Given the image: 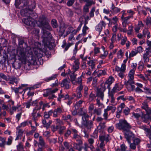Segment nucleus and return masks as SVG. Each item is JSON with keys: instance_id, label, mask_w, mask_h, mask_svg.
I'll return each instance as SVG.
<instances>
[{"instance_id": "nucleus-58", "label": "nucleus", "mask_w": 151, "mask_h": 151, "mask_svg": "<svg viewBox=\"0 0 151 151\" xmlns=\"http://www.w3.org/2000/svg\"><path fill=\"white\" fill-rule=\"evenodd\" d=\"M121 71L124 72L126 69V65L125 64H122L120 68Z\"/></svg>"}, {"instance_id": "nucleus-38", "label": "nucleus", "mask_w": 151, "mask_h": 151, "mask_svg": "<svg viewBox=\"0 0 151 151\" xmlns=\"http://www.w3.org/2000/svg\"><path fill=\"white\" fill-rule=\"evenodd\" d=\"M149 107L147 103V102H144L142 103V105L141 106L142 109L145 110Z\"/></svg>"}, {"instance_id": "nucleus-3", "label": "nucleus", "mask_w": 151, "mask_h": 151, "mask_svg": "<svg viewBox=\"0 0 151 151\" xmlns=\"http://www.w3.org/2000/svg\"><path fill=\"white\" fill-rule=\"evenodd\" d=\"M116 126L117 128L124 132L129 131L131 128V126L125 120H119V123L116 124Z\"/></svg>"}, {"instance_id": "nucleus-60", "label": "nucleus", "mask_w": 151, "mask_h": 151, "mask_svg": "<svg viewBox=\"0 0 151 151\" xmlns=\"http://www.w3.org/2000/svg\"><path fill=\"white\" fill-rule=\"evenodd\" d=\"M83 102L82 101L80 100L76 103L75 106V107H77L76 109H78V107L80 106Z\"/></svg>"}, {"instance_id": "nucleus-40", "label": "nucleus", "mask_w": 151, "mask_h": 151, "mask_svg": "<svg viewBox=\"0 0 151 151\" xmlns=\"http://www.w3.org/2000/svg\"><path fill=\"white\" fill-rule=\"evenodd\" d=\"M133 26H129L128 27V30L127 32L128 35H131L133 32Z\"/></svg>"}, {"instance_id": "nucleus-6", "label": "nucleus", "mask_w": 151, "mask_h": 151, "mask_svg": "<svg viewBox=\"0 0 151 151\" xmlns=\"http://www.w3.org/2000/svg\"><path fill=\"white\" fill-rule=\"evenodd\" d=\"M106 89V86L103 85H101V87L97 89L96 95L100 97L102 100H103L104 96V92Z\"/></svg>"}, {"instance_id": "nucleus-1", "label": "nucleus", "mask_w": 151, "mask_h": 151, "mask_svg": "<svg viewBox=\"0 0 151 151\" xmlns=\"http://www.w3.org/2000/svg\"><path fill=\"white\" fill-rule=\"evenodd\" d=\"M37 24L39 27L42 28L43 30L42 42L44 45L49 47L51 45V43L50 42L52 39V36L50 32L46 30L50 29L51 28L48 20L45 16L42 15L39 17Z\"/></svg>"}, {"instance_id": "nucleus-26", "label": "nucleus", "mask_w": 151, "mask_h": 151, "mask_svg": "<svg viewBox=\"0 0 151 151\" xmlns=\"http://www.w3.org/2000/svg\"><path fill=\"white\" fill-rule=\"evenodd\" d=\"M57 76V75L56 74H55L49 78H45V80L46 82H49V81L52 80H55V81L56 80H57L56 79Z\"/></svg>"}, {"instance_id": "nucleus-10", "label": "nucleus", "mask_w": 151, "mask_h": 151, "mask_svg": "<svg viewBox=\"0 0 151 151\" xmlns=\"http://www.w3.org/2000/svg\"><path fill=\"white\" fill-rule=\"evenodd\" d=\"M40 109V107H38V106H36L34 109L32 115L33 117V119L35 121L37 117H40V115L37 111Z\"/></svg>"}, {"instance_id": "nucleus-44", "label": "nucleus", "mask_w": 151, "mask_h": 151, "mask_svg": "<svg viewBox=\"0 0 151 151\" xmlns=\"http://www.w3.org/2000/svg\"><path fill=\"white\" fill-rule=\"evenodd\" d=\"M123 52L122 50H120L117 53V57L118 58H122L123 56Z\"/></svg>"}, {"instance_id": "nucleus-24", "label": "nucleus", "mask_w": 151, "mask_h": 151, "mask_svg": "<svg viewBox=\"0 0 151 151\" xmlns=\"http://www.w3.org/2000/svg\"><path fill=\"white\" fill-rule=\"evenodd\" d=\"M9 80L10 81L9 83L10 84H14V82L16 83L17 82V79L14 76H11L9 78Z\"/></svg>"}, {"instance_id": "nucleus-50", "label": "nucleus", "mask_w": 151, "mask_h": 151, "mask_svg": "<svg viewBox=\"0 0 151 151\" xmlns=\"http://www.w3.org/2000/svg\"><path fill=\"white\" fill-rule=\"evenodd\" d=\"M104 113L103 114V116L104 117V119L105 120H107L108 119V113L107 111H106L105 109L104 110Z\"/></svg>"}, {"instance_id": "nucleus-51", "label": "nucleus", "mask_w": 151, "mask_h": 151, "mask_svg": "<svg viewBox=\"0 0 151 151\" xmlns=\"http://www.w3.org/2000/svg\"><path fill=\"white\" fill-rule=\"evenodd\" d=\"M73 138L76 140V141L79 139H80L81 138V137L77 134H74Z\"/></svg>"}, {"instance_id": "nucleus-55", "label": "nucleus", "mask_w": 151, "mask_h": 151, "mask_svg": "<svg viewBox=\"0 0 151 151\" xmlns=\"http://www.w3.org/2000/svg\"><path fill=\"white\" fill-rule=\"evenodd\" d=\"M130 109L129 108H126L123 110V112L126 115H128L130 112Z\"/></svg>"}, {"instance_id": "nucleus-14", "label": "nucleus", "mask_w": 151, "mask_h": 151, "mask_svg": "<svg viewBox=\"0 0 151 151\" xmlns=\"http://www.w3.org/2000/svg\"><path fill=\"white\" fill-rule=\"evenodd\" d=\"M106 25L105 23L103 21H102L100 22V23L97 25L96 27V31L99 32L100 33L103 27H105Z\"/></svg>"}, {"instance_id": "nucleus-23", "label": "nucleus", "mask_w": 151, "mask_h": 151, "mask_svg": "<svg viewBox=\"0 0 151 151\" xmlns=\"http://www.w3.org/2000/svg\"><path fill=\"white\" fill-rule=\"evenodd\" d=\"M128 90L130 92L133 91L135 88V86L132 84L125 85Z\"/></svg>"}, {"instance_id": "nucleus-16", "label": "nucleus", "mask_w": 151, "mask_h": 151, "mask_svg": "<svg viewBox=\"0 0 151 151\" xmlns=\"http://www.w3.org/2000/svg\"><path fill=\"white\" fill-rule=\"evenodd\" d=\"M114 81V78L111 76H110L108 80L106 81L105 82L104 85L107 84V88L109 89V90H110V85H111Z\"/></svg>"}, {"instance_id": "nucleus-7", "label": "nucleus", "mask_w": 151, "mask_h": 151, "mask_svg": "<svg viewBox=\"0 0 151 151\" xmlns=\"http://www.w3.org/2000/svg\"><path fill=\"white\" fill-rule=\"evenodd\" d=\"M124 134L125 138L126 139L128 142L129 143H130L131 140L133 139L134 137V134L132 132L130 131L129 129V131L125 132Z\"/></svg>"}, {"instance_id": "nucleus-15", "label": "nucleus", "mask_w": 151, "mask_h": 151, "mask_svg": "<svg viewBox=\"0 0 151 151\" xmlns=\"http://www.w3.org/2000/svg\"><path fill=\"white\" fill-rule=\"evenodd\" d=\"M83 88L82 84H81L77 88L76 92V93L77 96L78 98H80L82 96L81 91Z\"/></svg>"}, {"instance_id": "nucleus-64", "label": "nucleus", "mask_w": 151, "mask_h": 151, "mask_svg": "<svg viewBox=\"0 0 151 151\" xmlns=\"http://www.w3.org/2000/svg\"><path fill=\"white\" fill-rule=\"evenodd\" d=\"M146 114L151 116V109L149 107L145 110Z\"/></svg>"}, {"instance_id": "nucleus-18", "label": "nucleus", "mask_w": 151, "mask_h": 151, "mask_svg": "<svg viewBox=\"0 0 151 151\" xmlns=\"http://www.w3.org/2000/svg\"><path fill=\"white\" fill-rule=\"evenodd\" d=\"M122 88V86L119 87V84L116 83L115 84L114 86L113 87L110 92L114 93H115L116 92L120 91Z\"/></svg>"}, {"instance_id": "nucleus-54", "label": "nucleus", "mask_w": 151, "mask_h": 151, "mask_svg": "<svg viewBox=\"0 0 151 151\" xmlns=\"http://www.w3.org/2000/svg\"><path fill=\"white\" fill-rule=\"evenodd\" d=\"M81 19L80 18L79 19V21H80V24L78 26V27L77 28V29L75 31V33L76 34L78 32V31L80 29H81V28L82 26V25L83 24V23L81 21Z\"/></svg>"}, {"instance_id": "nucleus-9", "label": "nucleus", "mask_w": 151, "mask_h": 151, "mask_svg": "<svg viewBox=\"0 0 151 151\" xmlns=\"http://www.w3.org/2000/svg\"><path fill=\"white\" fill-rule=\"evenodd\" d=\"M141 118L142 121L144 122L147 123L151 121V116L146 114L142 113Z\"/></svg>"}, {"instance_id": "nucleus-17", "label": "nucleus", "mask_w": 151, "mask_h": 151, "mask_svg": "<svg viewBox=\"0 0 151 151\" xmlns=\"http://www.w3.org/2000/svg\"><path fill=\"white\" fill-rule=\"evenodd\" d=\"M52 122V121H51L49 120L48 119H44L42 121V123L44 125V127L47 128H48L50 126Z\"/></svg>"}, {"instance_id": "nucleus-2", "label": "nucleus", "mask_w": 151, "mask_h": 151, "mask_svg": "<svg viewBox=\"0 0 151 151\" xmlns=\"http://www.w3.org/2000/svg\"><path fill=\"white\" fill-rule=\"evenodd\" d=\"M33 12L31 10H28L26 9L22 10L21 12V14L23 16H27V17L24 18L22 19V22L26 25L34 27L35 23V20L32 18V13Z\"/></svg>"}, {"instance_id": "nucleus-36", "label": "nucleus", "mask_w": 151, "mask_h": 151, "mask_svg": "<svg viewBox=\"0 0 151 151\" xmlns=\"http://www.w3.org/2000/svg\"><path fill=\"white\" fill-rule=\"evenodd\" d=\"M134 70H131L129 74V77L130 78H134Z\"/></svg>"}, {"instance_id": "nucleus-41", "label": "nucleus", "mask_w": 151, "mask_h": 151, "mask_svg": "<svg viewBox=\"0 0 151 151\" xmlns=\"http://www.w3.org/2000/svg\"><path fill=\"white\" fill-rule=\"evenodd\" d=\"M12 137L11 136H9L7 139V141L6 144L8 145H10L12 142Z\"/></svg>"}, {"instance_id": "nucleus-30", "label": "nucleus", "mask_w": 151, "mask_h": 151, "mask_svg": "<svg viewBox=\"0 0 151 151\" xmlns=\"http://www.w3.org/2000/svg\"><path fill=\"white\" fill-rule=\"evenodd\" d=\"M62 118L64 120H70V121H71L72 120V117L70 115H63Z\"/></svg>"}, {"instance_id": "nucleus-8", "label": "nucleus", "mask_w": 151, "mask_h": 151, "mask_svg": "<svg viewBox=\"0 0 151 151\" xmlns=\"http://www.w3.org/2000/svg\"><path fill=\"white\" fill-rule=\"evenodd\" d=\"M99 140L100 142H104L105 141L106 143L109 142L111 139L109 135L108 134H102L99 136Z\"/></svg>"}, {"instance_id": "nucleus-27", "label": "nucleus", "mask_w": 151, "mask_h": 151, "mask_svg": "<svg viewBox=\"0 0 151 151\" xmlns=\"http://www.w3.org/2000/svg\"><path fill=\"white\" fill-rule=\"evenodd\" d=\"M74 29L71 26H69L67 30V31L65 35H64V37L66 36L67 35L70 33L71 32H73V31H74Z\"/></svg>"}, {"instance_id": "nucleus-29", "label": "nucleus", "mask_w": 151, "mask_h": 151, "mask_svg": "<svg viewBox=\"0 0 151 151\" xmlns=\"http://www.w3.org/2000/svg\"><path fill=\"white\" fill-rule=\"evenodd\" d=\"M108 94L109 98L111 99V102L112 103H114L115 101V99L114 97V93L109 92Z\"/></svg>"}, {"instance_id": "nucleus-52", "label": "nucleus", "mask_w": 151, "mask_h": 151, "mask_svg": "<svg viewBox=\"0 0 151 151\" xmlns=\"http://www.w3.org/2000/svg\"><path fill=\"white\" fill-rule=\"evenodd\" d=\"M2 107L3 109L6 110H7L10 108L11 106L10 105L9 106L8 105H6L5 104H3L2 106Z\"/></svg>"}, {"instance_id": "nucleus-47", "label": "nucleus", "mask_w": 151, "mask_h": 151, "mask_svg": "<svg viewBox=\"0 0 151 151\" xmlns=\"http://www.w3.org/2000/svg\"><path fill=\"white\" fill-rule=\"evenodd\" d=\"M65 129V127L64 126H60L59 131V133L62 134L63 133L64 130Z\"/></svg>"}, {"instance_id": "nucleus-21", "label": "nucleus", "mask_w": 151, "mask_h": 151, "mask_svg": "<svg viewBox=\"0 0 151 151\" xmlns=\"http://www.w3.org/2000/svg\"><path fill=\"white\" fill-rule=\"evenodd\" d=\"M102 112V111L101 108H95L93 110V114L100 116Z\"/></svg>"}, {"instance_id": "nucleus-4", "label": "nucleus", "mask_w": 151, "mask_h": 151, "mask_svg": "<svg viewBox=\"0 0 151 151\" xmlns=\"http://www.w3.org/2000/svg\"><path fill=\"white\" fill-rule=\"evenodd\" d=\"M58 89L56 88L54 90H52L51 89H48L46 90L45 93L43 94L45 97H48V98L49 99H53L55 97V96L53 93L57 91Z\"/></svg>"}, {"instance_id": "nucleus-31", "label": "nucleus", "mask_w": 151, "mask_h": 151, "mask_svg": "<svg viewBox=\"0 0 151 151\" xmlns=\"http://www.w3.org/2000/svg\"><path fill=\"white\" fill-rule=\"evenodd\" d=\"M125 106V104L124 103H121L120 105L118 107V111L119 113H121L122 109Z\"/></svg>"}, {"instance_id": "nucleus-12", "label": "nucleus", "mask_w": 151, "mask_h": 151, "mask_svg": "<svg viewBox=\"0 0 151 151\" xmlns=\"http://www.w3.org/2000/svg\"><path fill=\"white\" fill-rule=\"evenodd\" d=\"M96 63V60H90L87 61V64L88 65L89 70H93L95 68V65Z\"/></svg>"}, {"instance_id": "nucleus-11", "label": "nucleus", "mask_w": 151, "mask_h": 151, "mask_svg": "<svg viewBox=\"0 0 151 151\" xmlns=\"http://www.w3.org/2000/svg\"><path fill=\"white\" fill-rule=\"evenodd\" d=\"M84 125L86 127L85 129L90 131L91 129L92 128L93 125V122L91 120H86L84 122Z\"/></svg>"}, {"instance_id": "nucleus-46", "label": "nucleus", "mask_w": 151, "mask_h": 151, "mask_svg": "<svg viewBox=\"0 0 151 151\" xmlns=\"http://www.w3.org/2000/svg\"><path fill=\"white\" fill-rule=\"evenodd\" d=\"M88 87L85 86L84 87V96L85 97H86L88 95Z\"/></svg>"}, {"instance_id": "nucleus-28", "label": "nucleus", "mask_w": 151, "mask_h": 151, "mask_svg": "<svg viewBox=\"0 0 151 151\" xmlns=\"http://www.w3.org/2000/svg\"><path fill=\"white\" fill-rule=\"evenodd\" d=\"M74 72H73V74L70 75V78L71 79V81L73 84H76V82L75 81V80L76 78V75L74 74Z\"/></svg>"}, {"instance_id": "nucleus-37", "label": "nucleus", "mask_w": 151, "mask_h": 151, "mask_svg": "<svg viewBox=\"0 0 151 151\" xmlns=\"http://www.w3.org/2000/svg\"><path fill=\"white\" fill-rule=\"evenodd\" d=\"M74 145L75 148L78 150V151H81L83 147L77 144V143H74Z\"/></svg>"}, {"instance_id": "nucleus-53", "label": "nucleus", "mask_w": 151, "mask_h": 151, "mask_svg": "<svg viewBox=\"0 0 151 151\" xmlns=\"http://www.w3.org/2000/svg\"><path fill=\"white\" fill-rule=\"evenodd\" d=\"M95 8L94 7H93L90 13V16L91 17H93L94 16V12L95 11Z\"/></svg>"}, {"instance_id": "nucleus-34", "label": "nucleus", "mask_w": 151, "mask_h": 151, "mask_svg": "<svg viewBox=\"0 0 151 151\" xmlns=\"http://www.w3.org/2000/svg\"><path fill=\"white\" fill-rule=\"evenodd\" d=\"M106 122H101L99 126L98 127L100 129H104L106 127L105 125Z\"/></svg>"}, {"instance_id": "nucleus-59", "label": "nucleus", "mask_w": 151, "mask_h": 151, "mask_svg": "<svg viewBox=\"0 0 151 151\" xmlns=\"http://www.w3.org/2000/svg\"><path fill=\"white\" fill-rule=\"evenodd\" d=\"M143 48L141 46H139L137 48V50H136L137 52L141 53L142 52Z\"/></svg>"}, {"instance_id": "nucleus-62", "label": "nucleus", "mask_w": 151, "mask_h": 151, "mask_svg": "<svg viewBox=\"0 0 151 151\" xmlns=\"http://www.w3.org/2000/svg\"><path fill=\"white\" fill-rule=\"evenodd\" d=\"M143 59L145 63H147L149 61V58L147 56L143 55Z\"/></svg>"}, {"instance_id": "nucleus-43", "label": "nucleus", "mask_w": 151, "mask_h": 151, "mask_svg": "<svg viewBox=\"0 0 151 151\" xmlns=\"http://www.w3.org/2000/svg\"><path fill=\"white\" fill-rule=\"evenodd\" d=\"M26 85L25 84L22 85L20 87H19V90H21L22 89V92H20V93L22 94L23 92H24V93L25 92V91L26 90V89H25Z\"/></svg>"}, {"instance_id": "nucleus-13", "label": "nucleus", "mask_w": 151, "mask_h": 151, "mask_svg": "<svg viewBox=\"0 0 151 151\" xmlns=\"http://www.w3.org/2000/svg\"><path fill=\"white\" fill-rule=\"evenodd\" d=\"M69 81L67 79H64L61 83V87L64 88L66 89H69L70 87Z\"/></svg>"}, {"instance_id": "nucleus-35", "label": "nucleus", "mask_w": 151, "mask_h": 151, "mask_svg": "<svg viewBox=\"0 0 151 151\" xmlns=\"http://www.w3.org/2000/svg\"><path fill=\"white\" fill-rule=\"evenodd\" d=\"M133 79L134 78H129L128 81L125 82V85H127V84H132L134 83V81L133 80Z\"/></svg>"}, {"instance_id": "nucleus-20", "label": "nucleus", "mask_w": 151, "mask_h": 151, "mask_svg": "<svg viewBox=\"0 0 151 151\" xmlns=\"http://www.w3.org/2000/svg\"><path fill=\"white\" fill-rule=\"evenodd\" d=\"M39 144L42 148L45 147L47 146L43 138L41 136L39 137Z\"/></svg>"}, {"instance_id": "nucleus-25", "label": "nucleus", "mask_w": 151, "mask_h": 151, "mask_svg": "<svg viewBox=\"0 0 151 151\" xmlns=\"http://www.w3.org/2000/svg\"><path fill=\"white\" fill-rule=\"evenodd\" d=\"M116 109V107L114 106H107L106 109H104L107 111L111 110V112L114 113Z\"/></svg>"}, {"instance_id": "nucleus-19", "label": "nucleus", "mask_w": 151, "mask_h": 151, "mask_svg": "<svg viewBox=\"0 0 151 151\" xmlns=\"http://www.w3.org/2000/svg\"><path fill=\"white\" fill-rule=\"evenodd\" d=\"M29 60H27L28 65H34L36 63V60L35 58L32 55L29 57Z\"/></svg>"}, {"instance_id": "nucleus-5", "label": "nucleus", "mask_w": 151, "mask_h": 151, "mask_svg": "<svg viewBox=\"0 0 151 151\" xmlns=\"http://www.w3.org/2000/svg\"><path fill=\"white\" fill-rule=\"evenodd\" d=\"M26 49L25 48L23 47L19 51V57L20 59L19 60L21 61L22 63L25 64L26 63L27 58L25 56L26 55Z\"/></svg>"}, {"instance_id": "nucleus-48", "label": "nucleus", "mask_w": 151, "mask_h": 151, "mask_svg": "<svg viewBox=\"0 0 151 151\" xmlns=\"http://www.w3.org/2000/svg\"><path fill=\"white\" fill-rule=\"evenodd\" d=\"M90 131H88V130L85 129L84 130V133L85 134V135L84 137L86 138H88V137L89 135L88 134L89 133Z\"/></svg>"}, {"instance_id": "nucleus-56", "label": "nucleus", "mask_w": 151, "mask_h": 151, "mask_svg": "<svg viewBox=\"0 0 151 151\" xmlns=\"http://www.w3.org/2000/svg\"><path fill=\"white\" fill-rule=\"evenodd\" d=\"M0 77L3 78V79L7 81V78L6 76L2 73H0Z\"/></svg>"}, {"instance_id": "nucleus-33", "label": "nucleus", "mask_w": 151, "mask_h": 151, "mask_svg": "<svg viewBox=\"0 0 151 151\" xmlns=\"http://www.w3.org/2000/svg\"><path fill=\"white\" fill-rule=\"evenodd\" d=\"M51 24L54 28H56L58 26L57 22L55 19H53L52 20Z\"/></svg>"}, {"instance_id": "nucleus-49", "label": "nucleus", "mask_w": 151, "mask_h": 151, "mask_svg": "<svg viewBox=\"0 0 151 151\" xmlns=\"http://www.w3.org/2000/svg\"><path fill=\"white\" fill-rule=\"evenodd\" d=\"M75 1V0H69L67 3V5L68 6H71L73 5Z\"/></svg>"}, {"instance_id": "nucleus-45", "label": "nucleus", "mask_w": 151, "mask_h": 151, "mask_svg": "<svg viewBox=\"0 0 151 151\" xmlns=\"http://www.w3.org/2000/svg\"><path fill=\"white\" fill-rule=\"evenodd\" d=\"M88 29V28L86 26H84L83 27L82 30V33L83 34V36L85 35L86 34V31Z\"/></svg>"}, {"instance_id": "nucleus-63", "label": "nucleus", "mask_w": 151, "mask_h": 151, "mask_svg": "<svg viewBox=\"0 0 151 151\" xmlns=\"http://www.w3.org/2000/svg\"><path fill=\"white\" fill-rule=\"evenodd\" d=\"M140 142V140L138 138H136L133 140V142L136 145H138Z\"/></svg>"}, {"instance_id": "nucleus-22", "label": "nucleus", "mask_w": 151, "mask_h": 151, "mask_svg": "<svg viewBox=\"0 0 151 151\" xmlns=\"http://www.w3.org/2000/svg\"><path fill=\"white\" fill-rule=\"evenodd\" d=\"M111 10L112 11H111L112 12H113L115 13L119 12L120 11L119 9L117 7L115 6L113 4H112Z\"/></svg>"}, {"instance_id": "nucleus-39", "label": "nucleus", "mask_w": 151, "mask_h": 151, "mask_svg": "<svg viewBox=\"0 0 151 151\" xmlns=\"http://www.w3.org/2000/svg\"><path fill=\"white\" fill-rule=\"evenodd\" d=\"M106 74V72L105 70H99L98 73V76L99 77L101 76L104 75Z\"/></svg>"}, {"instance_id": "nucleus-57", "label": "nucleus", "mask_w": 151, "mask_h": 151, "mask_svg": "<svg viewBox=\"0 0 151 151\" xmlns=\"http://www.w3.org/2000/svg\"><path fill=\"white\" fill-rule=\"evenodd\" d=\"M81 115H83V116L82 117V120L84 121L83 117H84L85 119L89 117V116L85 112H83V113L81 114Z\"/></svg>"}, {"instance_id": "nucleus-42", "label": "nucleus", "mask_w": 151, "mask_h": 151, "mask_svg": "<svg viewBox=\"0 0 151 151\" xmlns=\"http://www.w3.org/2000/svg\"><path fill=\"white\" fill-rule=\"evenodd\" d=\"M137 53H138L136 50L135 51H132L131 53L129 54V58H130L131 57H133L134 56L136 55Z\"/></svg>"}, {"instance_id": "nucleus-32", "label": "nucleus", "mask_w": 151, "mask_h": 151, "mask_svg": "<svg viewBox=\"0 0 151 151\" xmlns=\"http://www.w3.org/2000/svg\"><path fill=\"white\" fill-rule=\"evenodd\" d=\"M145 131L147 132V135L148 137L150 139H151V130L149 129L145 128Z\"/></svg>"}, {"instance_id": "nucleus-61", "label": "nucleus", "mask_w": 151, "mask_h": 151, "mask_svg": "<svg viewBox=\"0 0 151 151\" xmlns=\"http://www.w3.org/2000/svg\"><path fill=\"white\" fill-rule=\"evenodd\" d=\"M71 133V132L70 130H67L66 132L64 134L65 137L66 138H68V137L70 135Z\"/></svg>"}]
</instances>
